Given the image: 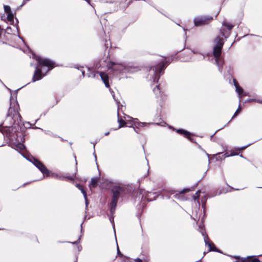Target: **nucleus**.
<instances>
[{
  "label": "nucleus",
  "instance_id": "obj_1",
  "mask_svg": "<svg viewBox=\"0 0 262 262\" xmlns=\"http://www.w3.org/2000/svg\"><path fill=\"white\" fill-rule=\"evenodd\" d=\"M19 110L17 101L10 99V107L7 115V120H9L10 125L18 124L21 121V117L19 113Z\"/></svg>",
  "mask_w": 262,
  "mask_h": 262
},
{
  "label": "nucleus",
  "instance_id": "obj_37",
  "mask_svg": "<svg viewBox=\"0 0 262 262\" xmlns=\"http://www.w3.org/2000/svg\"><path fill=\"white\" fill-rule=\"evenodd\" d=\"M240 157H242V158H244V157L243 156V155L242 154L240 155Z\"/></svg>",
  "mask_w": 262,
  "mask_h": 262
},
{
  "label": "nucleus",
  "instance_id": "obj_5",
  "mask_svg": "<svg viewBox=\"0 0 262 262\" xmlns=\"http://www.w3.org/2000/svg\"><path fill=\"white\" fill-rule=\"evenodd\" d=\"M167 62L164 60L158 63L156 67L152 68L155 75V77L153 78V81L154 82H157L160 75L163 74V71L166 68L165 64Z\"/></svg>",
  "mask_w": 262,
  "mask_h": 262
},
{
  "label": "nucleus",
  "instance_id": "obj_28",
  "mask_svg": "<svg viewBox=\"0 0 262 262\" xmlns=\"http://www.w3.org/2000/svg\"><path fill=\"white\" fill-rule=\"evenodd\" d=\"M117 253H118V255H121V256L122 255L121 254V253H120V251H119V249L118 246H117Z\"/></svg>",
  "mask_w": 262,
  "mask_h": 262
},
{
  "label": "nucleus",
  "instance_id": "obj_16",
  "mask_svg": "<svg viewBox=\"0 0 262 262\" xmlns=\"http://www.w3.org/2000/svg\"><path fill=\"white\" fill-rule=\"evenodd\" d=\"M118 122L119 124L118 128H120V127H123L126 124V123H125V121L123 119H120L119 118V114L118 112Z\"/></svg>",
  "mask_w": 262,
  "mask_h": 262
},
{
  "label": "nucleus",
  "instance_id": "obj_31",
  "mask_svg": "<svg viewBox=\"0 0 262 262\" xmlns=\"http://www.w3.org/2000/svg\"><path fill=\"white\" fill-rule=\"evenodd\" d=\"M81 71L82 74L83 76L84 77V71L82 70H81Z\"/></svg>",
  "mask_w": 262,
  "mask_h": 262
},
{
  "label": "nucleus",
  "instance_id": "obj_23",
  "mask_svg": "<svg viewBox=\"0 0 262 262\" xmlns=\"http://www.w3.org/2000/svg\"><path fill=\"white\" fill-rule=\"evenodd\" d=\"M52 177L53 178L59 179L61 180H63V179L64 178V177H62L61 176H58V175L57 174H52Z\"/></svg>",
  "mask_w": 262,
  "mask_h": 262
},
{
  "label": "nucleus",
  "instance_id": "obj_39",
  "mask_svg": "<svg viewBox=\"0 0 262 262\" xmlns=\"http://www.w3.org/2000/svg\"><path fill=\"white\" fill-rule=\"evenodd\" d=\"M258 188H262V187H258Z\"/></svg>",
  "mask_w": 262,
  "mask_h": 262
},
{
  "label": "nucleus",
  "instance_id": "obj_25",
  "mask_svg": "<svg viewBox=\"0 0 262 262\" xmlns=\"http://www.w3.org/2000/svg\"><path fill=\"white\" fill-rule=\"evenodd\" d=\"M138 125H139V126H148L149 125V123H143V122H139L138 123Z\"/></svg>",
  "mask_w": 262,
  "mask_h": 262
},
{
  "label": "nucleus",
  "instance_id": "obj_24",
  "mask_svg": "<svg viewBox=\"0 0 262 262\" xmlns=\"http://www.w3.org/2000/svg\"><path fill=\"white\" fill-rule=\"evenodd\" d=\"M75 177H76V174L75 173L74 174H73V176L67 177L66 178L69 180H73L75 178Z\"/></svg>",
  "mask_w": 262,
  "mask_h": 262
},
{
  "label": "nucleus",
  "instance_id": "obj_21",
  "mask_svg": "<svg viewBox=\"0 0 262 262\" xmlns=\"http://www.w3.org/2000/svg\"><path fill=\"white\" fill-rule=\"evenodd\" d=\"M154 92L157 95L158 93H160V90L159 85H157L153 90Z\"/></svg>",
  "mask_w": 262,
  "mask_h": 262
},
{
  "label": "nucleus",
  "instance_id": "obj_8",
  "mask_svg": "<svg viewBox=\"0 0 262 262\" xmlns=\"http://www.w3.org/2000/svg\"><path fill=\"white\" fill-rule=\"evenodd\" d=\"M234 85L235 88V91L238 95L239 102H241V95L243 93L244 91L243 88L239 85L238 82L235 79H233Z\"/></svg>",
  "mask_w": 262,
  "mask_h": 262
},
{
  "label": "nucleus",
  "instance_id": "obj_17",
  "mask_svg": "<svg viewBox=\"0 0 262 262\" xmlns=\"http://www.w3.org/2000/svg\"><path fill=\"white\" fill-rule=\"evenodd\" d=\"M98 182V179L97 178H94L91 179L90 187H95L97 185V183Z\"/></svg>",
  "mask_w": 262,
  "mask_h": 262
},
{
  "label": "nucleus",
  "instance_id": "obj_30",
  "mask_svg": "<svg viewBox=\"0 0 262 262\" xmlns=\"http://www.w3.org/2000/svg\"><path fill=\"white\" fill-rule=\"evenodd\" d=\"M136 262H142V260L138 258L136 260Z\"/></svg>",
  "mask_w": 262,
  "mask_h": 262
},
{
  "label": "nucleus",
  "instance_id": "obj_26",
  "mask_svg": "<svg viewBox=\"0 0 262 262\" xmlns=\"http://www.w3.org/2000/svg\"><path fill=\"white\" fill-rule=\"evenodd\" d=\"M250 145V144H249L248 145H246V146H243V147H241L240 148H238V150H242V149H245V148H246L248 146H249V145Z\"/></svg>",
  "mask_w": 262,
  "mask_h": 262
},
{
  "label": "nucleus",
  "instance_id": "obj_38",
  "mask_svg": "<svg viewBox=\"0 0 262 262\" xmlns=\"http://www.w3.org/2000/svg\"><path fill=\"white\" fill-rule=\"evenodd\" d=\"M86 2H88L89 3H90V0H85Z\"/></svg>",
  "mask_w": 262,
  "mask_h": 262
},
{
  "label": "nucleus",
  "instance_id": "obj_40",
  "mask_svg": "<svg viewBox=\"0 0 262 262\" xmlns=\"http://www.w3.org/2000/svg\"><path fill=\"white\" fill-rule=\"evenodd\" d=\"M261 103H262V101H261Z\"/></svg>",
  "mask_w": 262,
  "mask_h": 262
},
{
  "label": "nucleus",
  "instance_id": "obj_34",
  "mask_svg": "<svg viewBox=\"0 0 262 262\" xmlns=\"http://www.w3.org/2000/svg\"><path fill=\"white\" fill-rule=\"evenodd\" d=\"M108 134H109V132H108V133H106L105 134V136H107V135H108Z\"/></svg>",
  "mask_w": 262,
  "mask_h": 262
},
{
  "label": "nucleus",
  "instance_id": "obj_12",
  "mask_svg": "<svg viewBox=\"0 0 262 262\" xmlns=\"http://www.w3.org/2000/svg\"><path fill=\"white\" fill-rule=\"evenodd\" d=\"M76 187H77L79 190H80L82 193L83 194L84 199H85V205H86V206H87L88 204V199H87L86 192L83 189L82 186H81L80 184H77Z\"/></svg>",
  "mask_w": 262,
  "mask_h": 262
},
{
  "label": "nucleus",
  "instance_id": "obj_10",
  "mask_svg": "<svg viewBox=\"0 0 262 262\" xmlns=\"http://www.w3.org/2000/svg\"><path fill=\"white\" fill-rule=\"evenodd\" d=\"M99 75L103 82L106 88L109 87L108 77L106 74L103 72H100Z\"/></svg>",
  "mask_w": 262,
  "mask_h": 262
},
{
  "label": "nucleus",
  "instance_id": "obj_27",
  "mask_svg": "<svg viewBox=\"0 0 262 262\" xmlns=\"http://www.w3.org/2000/svg\"><path fill=\"white\" fill-rule=\"evenodd\" d=\"M237 155V154H236L234 151H233L232 150H230V157L234 156H235Z\"/></svg>",
  "mask_w": 262,
  "mask_h": 262
},
{
  "label": "nucleus",
  "instance_id": "obj_35",
  "mask_svg": "<svg viewBox=\"0 0 262 262\" xmlns=\"http://www.w3.org/2000/svg\"><path fill=\"white\" fill-rule=\"evenodd\" d=\"M78 243V241H76L75 242H73V244H77Z\"/></svg>",
  "mask_w": 262,
  "mask_h": 262
},
{
  "label": "nucleus",
  "instance_id": "obj_32",
  "mask_svg": "<svg viewBox=\"0 0 262 262\" xmlns=\"http://www.w3.org/2000/svg\"><path fill=\"white\" fill-rule=\"evenodd\" d=\"M225 25H226V27H227V29L228 30H229V25H226V24H225Z\"/></svg>",
  "mask_w": 262,
  "mask_h": 262
},
{
  "label": "nucleus",
  "instance_id": "obj_13",
  "mask_svg": "<svg viewBox=\"0 0 262 262\" xmlns=\"http://www.w3.org/2000/svg\"><path fill=\"white\" fill-rule=\"evenodd\" d=\"M189 191H190V189H189V188H184V189H183V190H182L181 191H180V193L179 194H176V195H174V196L176 198H177V199H182V198H183L182 194L184 193H185L186 192H188Z\"/></svg>",
  "mask_w": 262,
  "mask_h": 262
},
{
  "label": "nucleus",
  "instance_id": "obj_22",
  "mask_svg": "<svg viewBox=\"0 0 262 262\" xmlns=\"http://www.w3.org/2000/svg\"><path fill=\"white\" fill-rule=\"evenodd\" d=\"M16 146L20 150L24 149L25 148V146L23 144H17Z\"/></svg>",
  "mask_w": 262,
  "mask_h": 262
},
{
  "label": "nucleus",
  "instance_id": "obj_33",
  "mask_svg": "<svg viewBox=\"0 0 262 262\" xmlns=\"http://www.w3.org/2000/svg\"><path fill=\"white\" fill-rule=\"evenodd\" d=\"M233 26L230 24V30H231V29L233 28Z\"/></svg>",
  "mask_w": 262,
  "mask_h": 262
},
{
  "label": "nucleus",
  "instance_id": "obj_29",
  "mask_svg": "<svg viewBox=\"0 0 262 262\" xmlns=\"http://www.w3.org/2000/svg\"><path fill=\"white\" fill-rule=\"evenodd\" d=\"M239 106H238V108H237V110L236 111L235 113H234V115L233 116L232 118H233L234 116H236V113H237V112L238 111V110H239Z\"/></svg>",
  "mask_w": 262,
  "mask_h": 262
},
{
  "label": "nucleus",
  "instance_id": "obj_18",
  "mask_svg": "<svg viewBox=\"0 0 262 262\" xmlns=\"http://www.w3.org/2000/svg\"><path fill=\"white\" fill-rule=\"evenodd\" d=\"M7 19L9 21L12 23H14V16L12 12L8 13L7 15Z\"/></svg>",
  "mask_w": 262,
  "mask_h": 262
},
{
  "label": "nucleus",
  "instance_id": "obj_14",
  "mask_svg": "<svg viewBox=\"0 0 262 262\" xmlns=\"http://www.w3.org/2000/svg\"><path fill=\"white\" fill-rule=\"evenodd\" d=\"M112 69L114 71L121 72L123 69V67L121 64H114L112 67Z\"/></svg>",
  "mask_w": 262,
  "mask_h": 262
},
{
  "label": "nucleus",
  "instance_id": "obj_20",
  "mask_svg": "<svg viewBox=\"0 0 262 262\" xmlns=\"http://www.w3.org/2000/svg\"><path fill=\"white\" fill-rule=\"evenodd\" d=\"M200 192L201 191L200 190L196 191L195 194L193 196V199L194 200H196L197 199H199Z\"/></svg>",
  "mask_w": 262,
  "mask_h": 262
},
{
  "label": "nucleus",
  "instance_id": "obj_15",
  "mask_svg": "<svg viewBox=\"0 0 262 262\" xmlns=\"http://www.w3.org/2000/svg\"><path fill=\"white\" fill-rule=\"evenodd\" d=\"M177 132L182 135H184L186 137L189 138L190 134L186 130L182 129H177Z\"/></svg>",
  "mask_w": 262,
  "mask_h": 262
},
{
  "label": "nucleus",
  "instance_id": "obj_3",
  "mask_svg": "<svg viewBox=\"0 0 262 262\" xmlns=\"http://www.w3.org/2000/svg\"><path fill=\"white\" fill-rule=\"evenodd\" d=\"M222 37L217 36L214 40V45L213 48V55L215 58L216 64L220 67L223 63V60L221 57L222 49L224 42V39L223 36H226L222 34Z\"/></svg>",
  "mask_w": 262,
  "mask_h": 262
},
{
  "label": "nucleus",
  "instance_id": "obj_6",
  "mask_svg": "<svg viewBox=\"0 0 262 262\" xmlns=\"http://www.w3.org/2000/svg\"><path fill=\"white\" fill-rule=\"evenodd\" d=\"M212 19V17L211 16H201L195 17L193 21L194 25L199 27L208 24Z\"/></svg>",
  "mask_w": 262,
  "mask_h": 262
},
{
  "label": "nucleus",
  "instance_id": "obj_11",
  "mask_svg": "<svg viewBox=\"0 0 262 262\" xmlns=\"http://www.w3.org/2000/svg\"><path fill=\"white\" fill-rule=\"evenodd\" d=\"M242 262H259V260L254 256H249L246 258H242Z\"/></svg>",
  "mask_w": 262,
  "mask_h": 262
},
{
  "label": "nucleus",
  "instance_id": "obj_9",
  "mask_svg": "<svg viewBox=\"0 0 262 262\" xmlns=\"http://www.w3.org/2000/svg\"><path fill=\"white\" fill-rule=\"evenodd\" d=\"M204 242L205 243L206 245H207L208 246L209 251H216L215 245H214L213 243H212L209 241V238H208V236H204Z\"/></svg>",
  "mask_w": 262,
  "mask_h": 262
},
{
  "label": "nucleus",
  "instance_id": "obj_7",
  "mask_svg": "<svg viewBox=\"0 0 262 262\" xmlns=\"http://www.w3.org/2000/svg\"><path fill=\"white\" fill-rule=\"evenodd\" d=\"M33 164L38 168L43 175L49 176V171L47 168L39 161L36 159H33L32 161Z\"/></svg>",
  "mask_w": 262,
  "mask_h": 262
},
{
  "label": "nucleus",
  "instance_id": "obj_4",
  "mask_svg": "<svg viewBox=\"0 0 262 262\" xmlns=\"http://www.w3.org/2000/svg\"><path fill=\"white\" fill-rule=\"evenodd\" d=\"M112 192H113V196L112 201L111 202V213L112 214L114 213L116 207L117 205V203L118 200V198L120 196H122L123 194H124L125 193V189L123 187L121 186H115L112 189Z\"/></svg>",
  "mask_w": 262,
  "mask_h": 262
},
{
  "label": "nucleus",
  "instance_id": "obj_36",
  "mask_svg": "<svg viewBox=\"0 0 262 262\" xmlns=\"http://www.w3.org/2000/svg\"><path fill=\"white\" fill-rule=\"evenodd\" d=\"M230 189H234V188H233L232 187H231V186H230Z\"/></svg>",
  "mask_w": 262,
  "mask_h": 262
},
{
  "label": "nucleus",
  "instance_id": "obj_19",
  "mask_svg": "<svg viewBox=\"0 0 262 262\" xmlns=\"http://www.w3.org/2000/svg\"><path fill=\"white\" fill-rule=\"evenodd\" d=\"M4 11L6 13H11V8L9 6L4 5Z\"/></svg>",
  "mask_w": 262,
  "mask_h": 262
},
{
  "label": "nucleus",
  "instance_id": "obj_2",
  "mask_svg": "<svg viewBox=\"0 0 262 262\" xmlns=\"http://www.w3.org/2000/svg\"><path fill=\"white\" fill-rule=\"evenodd\" d=\"M37 60L39 64L36 67V69L32 78V81L33 82L41 79L44 76V75L42 74L41 70L39 69V67H48V70L46 71V72L54 67V62L49 59L38 57L37 58Z\"/></svg>",
  "mask_w": 262,
  "mask_h": 262
}]
</instances>
